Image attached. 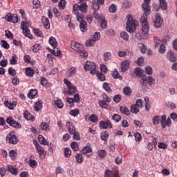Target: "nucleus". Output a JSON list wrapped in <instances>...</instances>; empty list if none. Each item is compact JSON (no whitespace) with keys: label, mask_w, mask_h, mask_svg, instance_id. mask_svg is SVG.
Here are the masks:
<instances>
[{"label":"nucleus","mask_w":177,"mask_h":177,"mask_svg":"<svg viewBox=\"0 0 177 177\" xmlns=\"http://www.w3.org/2000/svg\"><path fill=\"white\" fill-rule=\"evenodd\" d=\"M127 31L129 32H135L136 31V27L139 26V22L138 21L133 19V17H132V15H129L127 17Z\"/></svg>","instance_id":"nucleus-1"},{"label":"nucleus","mask_w":177,"mask_h":177,"mask_svg":"<svg viewBox=\"0 0 177 177\" xmlns=\"http://www.w3.org/2000/svg\"><path fill=\"white\" fill-rule=\"evenodd\" d=\"M71 48L75 52H78L81 57H88V52H86L82 46L76 41H72L71 44Z\"/></svg>","instance_id":"nucleus-2"},{"label":"nucleus","mask_w":177,"mask_h":177,"mask_svg":"<svg viewBox=\"0 0 177 177\" xmlns=\"http://www.w3.org/2000/svg\"><path fill=\"white\" fill-rule=\"evenodd\" d=\"M84 70L86 71H90V74L95 75V74L97 73V66H96V64L94 62H87L84 65Z\"/></svg>","instance_id":"nucleus-3"},{"label":"nucleus","mask_w":177,"mask_h":177,"mask_svg":"<svg viewBox=\"0 0 177 177\" xmlns=\"http://www.w3.org/2000/svg\"><path fill=\"white\" fill-rule=\"evenodd\" d=\"M6 140L7 143H10V145H17L19 142V139L16 135H15V132L11 131L10 132L6 138Z\"/></svg>","instance_id":"nucleus-4"},{"label":"nucleus","mask_w":177,"mask_h":177,"mask_svg":"<svg viewBox=\"0 0 177 177\" xmlns=\"http://www.w3.org/2000/svg\"><path fill=\"white\" fill-rule=\"evenodd\" d=\"M73 10L74 12H78L80 10L82 13H86V12H88V4H86V3H83L80 5L75 4L73 7Z\"/></svg>","instance_id":"nucleus-5"},{"label":"nucleus","mask_w":177,"mask_h":177,"mask_svg":"<svg viewBox=\"0 0 177 177\" xmlns=\"http://www.w3.org/2000/svg\"><path fill=\"white\" fill-rule=\"evenodd\" d=\"M21 27L23 30L24 35L30 38V39H32V35H31L30 30H28V27H27V22L22 21L21 23Z\"/></svg>","instance_id":"nucleus-6"},{"label":"nucleus","mask_w":177,"mask_h":177,"mask_svg":"<svg viewBox=\"0 0 177 177\" xmlns=\"http://www.w3.org/2000/svg\"><path fill=\"white\" fill-rule=\"evenodd\" d=\"M6 122L10 127H13V128H21V124L19 123L17 121L15 120L12 117H8L6 119Z\"/></svg>","instance_id":"nucleus-7"},{"label":"nucleus","mask_w":177,"mask_h":177,"mask_svg":"<svg viewBox=\"0 0 177 177\" xmlns=\"http://www.w3.org/2000/svg\"><path fill=\"white\" fill-rule=\"evenodd\" d=\"M6 19L10 23H14V24H16L17 23V21H19V17L16 14H11V13L8 14L6 17Z\"/></svg>","instance_id":"nucleus-8"},{"label":"nucleus","mask_w":177,"mask_h":177,"mask_svg":"<svg viewBox=\"0 0 177 177\" xmlns=\"http://www.w3.org/2000/svg\"><path fill=\"white\" fill-rule=\"evenodd\" d=\"M100 128L101 129H107V128L111 129L113 124H111V122L109 120H106V121L102 120L100 122Z\"/></svg>","instance_id":"nucleus-9"},{"label":"nucleus","mask_w":177,"mask_h":177,"mask_svg":"<svg viewBox=\"0 0 177 177\" xmlns=\"http://www.w3.org/2000/svg\"><path fill=\"white\" fill-rule=\"evenodd\" d=\"M145 3L142 5L144 13L145 15H150V10H151V8H150L151 0H145Z\"/></svg>","instance_id":"nucleus-10"},{"label":"nucleus","mask_w":177,"mask_h":177,"mask_svg":"<svg viewBox=\"0 0 177 177\" xmlns=\"http://www.w3.org/2000/svg\"><path fill=\"white\" fill-rule=\"evenodd\" d=\"M162 23H164V20H162V18H161L160 14H156V19L154 21V26L156 28H160V27L162 26Z\"/></svg>","instance_id":"nucleus-11"},{"label":"nucleus","mask_w":177,"mask_h":177,"mask_svg":"<svg viewBox=\"0 0 177 177\" xmlns=\"http://www.w3.org/2000/svg\"><path fill=\"white\" fill-rule=\"evenodd\" d=\"M104 177H120V174L117 171L113 173L111 170L106 169L104 172Z\"/></svg>","instance_id":"nucleus-12"},{"label":"nucleus","mask_w":177,"mask_h":177,"mask_svg":"<svg viewBox=\"0 0 177 177\" xmlns=\"http://www.w3.org/2000/svg\"><path fill=\"white\" fill-rule=\"evenodd\" d=\"M36 150H37V153L39 156V157H41V158H45V150H44V148L39 145V144L36 143L35 145Z\"/></svg>","instance_id":"nucleus-13"},{"label":"nucleus","mask_w":177,"mask_h":177,"mask_svg":"<svg viewBox=\"0 0 177 177\" xmlns=\"http://www.w3.org/2000/svg\"><path fill=\"white\" fill-rule=\"evenodd\" d=\"M4 104H5L6 107H8L10 110H14L15 107H16V106L17 104V102H16V101H13V102L5 101Z\"/></svg>","instance_id":"nucleus-14"},{"label":"nucleus","mask_w":177,"mask_h":177,"mask_svg":"<svg viewBox=\"0 0 177 177\" xmlns=\"http://www.w3.org/2000/svg\"><path fill=\"white\" fill-rule=\"evenodd\" d=\"M161 127L163 129H165L167 127H171L172 121L171 118H167L166 120L160 121Z\"/></svg>","instance_id":"nucleus-15"},{"label":"nucleus","mask_w":177,"mask_h":177,"mask_svg":"<svg viewBox=\"0 0 177 177\" xmlns=\"http://www.w3.org/2000/svg\"><path fill=\"white\" fill-rule=\"evenodd\" d=\"M130 62L128 60H124L121 63V71L122 73H125L127 70L129 69Z\"/></svg>","instance_id":"nucleus-16"},{"label":"nucleus","mask_w":177,"mask_h":177,"mask_svg":"<svg viewBox=\"0 0 177 177\" xmlns=\"http://www.w3.org/2000/svg\"><path fill=\"white\" fill-rule=\"evenodd\" d=\"M167 59L169 60V62H171L174 63V62H176V56H175V54L172 53V51H169L167 53Z\"/></svg>","instance_id":"nucleus-17"},{"label":"nucleus","mask_w":177,"mask_h":177,"mask_svg":"<svg viewBox=\"0 0 177 177\" xmlns=\"http://www.w3.org/2000/svg\"><path fill=\"white\" fill-rule=\"evenodd\" d=\"M66 126L68 128L69 133H74L75 132V127L73 125V122L68 121L66 123Z\"/></svg>","instance_id":"nucleus-18"},{"label":"nucleus","mask_w":177,"mask_h":177,"mask_svg":"<svg viewBox=\"0 0 177 177\" xmlns=\"http://www.w3.org/2000/svg\"><path fill=\"white\" fill-rule=\"evenodd\" d=\"M73 15H76V19L77 21H80V23H82L84 21V15L82 13H79L78 11H73Z\"/></svg>","instance_id":"nucleus-19"},{"label":"nucleus","mask_w":177,"mask_h":177,"mask_svg":"<svg viewBox=\"0 0 177 177\" xmlns=\"http://www.w3.org/2000/svg\"><path fill=\"white\" fill-rule=\"evenodd\" d=\"M75 73H77V68L73 66L68 69L66 72V77H73V75H75Z\"/></svg>","instance_id":"nucleus-20"},{"label":"nucleus","mask_w":177,"mask_h":177,"mask_svg":"<svg viewBox=\"0 0 177 177\" xmlns=\"http://www.w3.org/2000/svg\"><path fill=\"white\" fill-rule=\"evenodd\" d=\"M38 140L39 143H40V145H44V146H48V145H49L48 140H46V139H45V137L43 136L42 135L38 136Z\"/></svg>","instance_id":"nucleus-21"},{"label":"nucleus","mask_w":177,"mask_h":177,"mask_svg":"<svg viewBox=\"0 0 177 177\" xmlns=\"http://www.w3.org/2000/svg\"><path fill=\"white\" fill-rule=\"evenodd\" d=\"M75 92H77V87L74 86V84H72V86L68 88L66 93H68V95H74Z\"/></svg>","instance_id":"nucleus-22"},{"label":"nucleus","mask_w":177,"mask_h":177,"mask_svg":"<svg viewBox=\"0 0 177 177\" xmlns=\"http://www.w3.org/2000/svg\"><path fill=\"white\" fill-rule=\"evenodd\" d=\"M41 21L45 27V28H50V24L49 23V19L46 17H42Z\"/></svg>","instance_id":"nucleus-23"},{"label":"nucleus","mask_w":177,"mask_h":177,"mask_svg":"<svg viewBox=\"0 0 177 177\" xmlns=\"http://www.w3.org/2000/svg\"><path fill=\"white\" fill-rule=\"evenodd\" d=\"M37 95H38L37 89H31L28 94V97L29 99H34Z\"/></svg>","instance_id":"nucleus-24"},{"label":"nucleus","mask_w":177,"mask_h":177,"mask_svg":"<svg viewBox=\"0 0 177 177\" xmlns=\"http://www.w3.org/2000/svg\"><path fill=\"white\" fill-rule=\"evenodd\" d=\"M149 26L148 23H143V24H142V32L144 34H148L149 33Z\"/></svg>","instance_id":"nucleus-25"},{"label":"nucleus","mask_w":177,"mask_h":177,"mask_svg":"<svg viewBox=\"0 0 177 177\" xmlns=\"http://www.w3.org/2000/svg\"><path fill=\"white\" fill-rule=\"evenodd\" d=\"M49 44L54 49H56V48H57V41H56V39L55 37H50L49 39Z\"/></svg>","instance_id":"nucleus-26"},{"label":"nucleus","mask_w":177,"mask_h":177,"mask_svg":"<svg viewBox=\"0 0 177 177\" xmlns=\"http://www.w3.org/2000/svg\"><path fill=\"white\" fill-rule=\"evenodd\" d=\"M80 30L82 32H86L88 30V25L86 24V21H82L80 24Z\"/></svg>","instance_id":"nucleus-27"},{"label":"nucleus","mask_w":177,"mask_h":177,"mask_svg":"<svg viewBox=\"0 0 177 177\" xmlns=\"http://www.w3.org/2000/svg\"><path fill=\"white\" fill-rule=\"evenodd\" d=\"M160 6L162 10H167L168 8V5L167 4V1L165 0H159Z\"/></svg>","instance_id":"nucleus-28"},{"label":"nucleus","mask_w":177,"mask_h":177,"mask_svg":"<svg viewBox=\"0 0 177 177\" xmlns=\"http://www.w3.org/2000/svg\"><path fill=\"white\" fill-rule=\"evenodd\" d=\"M167 52V46H165V44H160L158 49V53H160V55H164Z\"/></svg>","instance_id":"nucleus-29"},{"label":"nucleus","mask_w":177,"mask_h":177,"mask_svg":"<svg viewBox=\"0 0 177 177\" xmlns=\"http://www.w3.org/2000/svg\"><path fill=\"white\" fill-rule=\"evenodd\" d=\"M33 107H34V110H35V111H39V110H41V109H42V101L37 102Z\"/></svg>","instance_id":"nucleus-30"},{"label":"nucleus","mask_w":177,"mask_h":177,"mask_svg":"<svg viewBox=\"0 0 177 177\" xmlns=\"http://www.w3.org/2000/svg\"><path fill=\"white\" fill-rule=\"evenodd\" d=\"M120 110L122 114H126V115H129L131 114L129 109H128L127 106H120Z\"/></svg>","instance_id":"nucleus-31"},{"label":"nucleus","mask_w":177,"mask_h":177,"mask_svg":"<svg viewBox=\"0 0 177 177\" xmlns=\"http://www.w3.org/2000/svg\"><path fill=\"white\" fill-rule=\"evenodd\" d=\"M139 107L136 104H132L131 106V112L133 113L134 114H138L139 112Z\"/></svg>","instance_id":"nucleus-32"},{"label":"nucleus","mask_w":177,"mask_h":177,"mask_svg":"<svg viewBox=\"0 0 177 177\" xmlns=\"http://www.w3.org/2000/svg\"><path fill=\"white\" fill-rule=\"evenodd\" d=\"M24 118H26V120H27L28 121H30L31 120H32V118H34V117H32V115H31V113H30L28 111H24Z\"/></svg>","instance_id":"nucleus-33"},{"label":"nucleus","mask_w":177,"mask_h":177,"mask_svg":"<svg viewBox=\"0 0 177 177\" xmlns=\"http://www.w3.org/2000/svg\"><path fill=\"white\" fill-rule=\"evenodd\" d=\"M123 93L125 95V96H129V95L132 93V90L129 86H126L123 88Z\"/></svg>","instance_id":"nucleus-34"},{"label":"nucleus","mask_w":177,"mask_h":177,"mask_svg":"<svg viewBox=\"0 0 177 177\" xmlns=\"http://www.w3.org/2000/svg\"><path fill=\"white\" fill-rule=\"evenodd\" d=\"M123 9H128L129 8H132V3L131 1L126 0L122 3Z\"/></svg>","instance_id":"nucleus-35"},{"label":"nucleus","mask_w":177,"mask_h":177,"mask_svg":"<svg viewBox=\"0 0 177 177\" xmlns=\"http://www.w3.org/2000/svg\"><path fill=\"white\" fill-rule=\"evenodd\" d=\"M102 88H103V89L106 91V92H108L109 93H111V92H112L111 87L110 86V84H109L106 82L103 83Z\"/></svg>","instance_id":"nucleus-36"},{"label":"nucleus","mask_w":177,"mask_h":177,"mask_svg":"<svg viewBox=\"0 0 177 177\" xmlns=\"http://www.w3.org/2000/svg\"><path fill=\"white\" fill-rule=\"evenodd\" d=\"M8 171L12 174V175H17V169L13 167L12 165L8 166Z\"/></svg>","instance_id":"nucleus-37"},{"label":"nucleus","mask_w":177,"mask_h":177,"mask_svg":"<svg viewBox=\"0 0 177 177\" xmlns=\"http://www.w3.org/2000/svg\"><path fill=\"white\" fill-rule=\"evenodd\" d=\"M40 127L41 129H42L43 131H50V129H49V124L45 122H43L41 124H40Z\"/></svg>","instance_id":"nucleus-38"},{"label":"nucleus","mask_w":177,"mask_h":177,"mask_svg":"<svg viewBox=\"0 0 177 177\" xmlns=\"http://www.w3.org/2000/svg\"><path fill=\"white\" fill-rule=\"evenodd\" d=\"M88 120L89 121H91V122H97V121H99V119H97V115H96L95 114L90 115L88 117Z\"/></svg>","instance_id":"nucleus-39"},{"label":"nucleus","mask_w":177,"mask_h":177,"mask_svg":"<svg viewBox=\"0 0 177 177\" xmlns=\"http://www.w3.org/2000/svg\"><path fill=\"white\" fill-rule=\"evenodd\" d=\"M26 73L28 77H33L34 75V69L31 68H26Z\"/></svg>","instance_id":"nucleus-40"},{"label":"nucleus","mask_w":177,"mask_h":177,"mask_svg":"<svg viewBox=\"0 0 177 177\" xmlns=\"http://www.w3.org/2000/svg\"><path fill=\"white\" fill-rule=\"evenodd\" d=\"M118 7L115 4L112 3L109 6V10L110 13H115L117 12Z\"/></svg>","instance_id":"nucleus-41"},{"label":"nucleus","mask_w":177,"mask_h":177,"mask_svg":"<svg viewBox=\"0 0 177 177\" xmlns=\"http://www.w3.org/2000/svg\"><path fill=\"white\" fill-rule=\"evenodd\" d=\"M153 41H154V44L153 46L154 48H158V45L160 44H161V39H160V38H158V37L153 36Z\"/></svg>","instance_id":"nucleus-42"},{"label":"nucleus","mask_w":177,"mask_h":177,"mask_svg":"<svg viewBox=\"0 0 177 177\" xmlns=\"http://www.w3.org/2000/svg\"><path fill=\"white\" fill-rule=\"evenodd\" d=\"M82 153L83 154H88V153H92V148L91 147H84L82 150Z\"/></svg>","instance_id":"nucleus-43"},{"label":"nucleus","mask_w":177,"mask_h":177,"mask_svg":"<svg viewBox=\"0 0 177 177\" xmlns=\"http://www.w3.org/2000/svg\"><path fill=\"white\" fill-rule=\"evenodd\" d=\"M96 75H97L98 80H100V81H101V82L106 81V76L104 75H103L102 73L97 72Z\"/></svg>","instance_id":"nucleus-44"},{"label":"nucleus","mask_w":177,"mask_h":177,"mask_svg":"<svg viewBox=\"0 0 177 177\" xmlns=\"http://www.w3.org/2000/svg\"><path fill=\"white\" fill-rule=\"evenodd\" d=\"M0 45L2 46V48H4V49H9V48H10V46L9 44H8V41L5 40L1 41Z\"/></svg>","instance_id":"nucleus-45"},{"label":"nucleus","mask_w":177,"mask_h":177,"mask_svg":"<svg viewBox=\"0 0 177 177\" xmlns=\"http://www.w3.org/2000/svg\"><path fill=\"white\" fill-rule=\"evenodd\" d=\"M9 156L12 160H16V157H17V153L15 150H11L9 151Z\"/></svg>","instance_id":"nucleus-46"},{"label":"nucleus","mask_w":177,"mask_h":177,"mask_svg":"<svg viewBox=\"0 0 177 177\" xmlns=\"http://www.w3.org/2000/svg\"><path fill=\"white\" fill-rule=\"evenodd\" d=\"M17 55H14L12 56V59L10 60V64L11 65H15V64H17Z\"/></svg>","instance_id":"nucleus-47"},{"label":"nucleus","mask_w":177,"mask_h":177,"mask_svg":"<svg viewBox=\"0 0 177 177\" xmlns=\"http://www.w3.org/2000/svg\"><path fill=\"white\" fill-rule=\"evenodd\" d=\"M38 162L35 160L31 159V157L29 158L28 165L30 167H32V168H34V167H37Z\"/></svg>","instance_id":"nucleus-48"},{"label":"nucleus","mask_w":177,"mask_h":177,"mask_svg":"<svg viewBox=\"0 0 177 177\" xmlns=\"http://www.w3.org/2000/svg\"><path fill=\"white\" fill-rule=\"evenodd\" d=\"M140 83L143 86H147L148 84L147 77L146 75H143L140 80Z\"/></svg>","instance_id":"nucleus-49"},{"label":"nucleus","mask_w":177,"mask_h":177,"mask_svg":"<svg viewBox=\"0 0 177 177\" xmlns=\"http://www.w3.org/2000/svg\"><path fill=\"white\" fill-rule=\"evenodd\" d=\"M42 49V47L41 46V44H36L33 46L32 50L35 53H37L39 50H41Z\"/></svg>","instance_id":"nucleus-50"},{"label":"nucleus","mask_w":177,"mask_h":177,"mask_svg":"<svg viewBox=\"0 0 177 177\" xmlns=\"http://www.w3.org/2000/svg\"><path fill=\"white\" fill-rule=\"evenodd\" d=\"M152 122L153 125H158L160 123V116L158 115H155L152 118Z\"/></svg>","instance_id":"nucleus-51"},{"label":"nucleus","mask_w":177,"mask_h":177,"mask_svg":"<svg viewBox=\"0 0 177 177\" xmlns=\"http://www.w3.org/2000/svg\"><path fill=\"white\" fill-rule=\"evenodd\" d=\"M104 62H109L110 59H111V53L110 52H106L104 54Z\"/></svg>","instance_id":"nucleus-52"},{"label":"nucleus","mask_w":177,"mask_h":177,"mask_svg":"<svg viewBox=\"0 0 177 177\" xmlns=\"http://www.w3.org/2000/svg\"><path fill=\"white\" fill-rule=\"evenodd\" d=\"M95 42H96V40L94 39H91L89 40H88L86 42V46L89 47V46H95Z\"/></svg>","instance_id":"nucleus-53"},{"label":"nucleus","mask_w":177,"mask_h":177,"mask_svg":"<svg viewBox=\"0 0 177 177\" xmlns=\"http://www.w3.org/2000/svg\"><path fill=\"white\" fill-rule=\"evenodd\" d=\"M112 76H113V78H115V79L118 78V80H122V76L119 75L118 71H117V70H115L113 72Z\"/></svg>","instance_id":"nucleus-54"},{"label":"nucleus","mask_w":177,"mask_h":177,"mask_svg":"<svg viewBox=\"0 0 177 177\" xmlns=\"http://www.w3.org/2000/svg\"><path fill=\"white\" fill-rule=\"evenodd\" d=\"M110 134L109 133V131H104V133H101V139L102 140H107L109 139V136Z\"/></svg>","instance_id":"nucleus-55"},{"label":"nucleus","mask_w":177,"mask_h":177,"mask_svg":"<svg viewBox=\"0 0 177 177\" xmlns=\"http://www.w3.org/2000/svg\"><path fill=\"white\" fill-rule=\"evenodd\" d=\"M120 37H121V38L124 39V41H128V39H129V35H128V33L127 32H122L120 33Z\"/></svg>","instance_id":"nucleus-56"},{"label":"nucleus","mask_w":177,"mask_h":177,"mask_svg":"<svg viewBox=\"0 0 177 177\" xmlns=\"http://www.w3.org/2000/svg\"><path fill=\"white\" fill-rule=\"evenodd\" d=\"M71 147L73 149V150H74V151H78V142H72L71 144Z\"/></svg>","instance_id":"nucleus-57"},{"label":"nucleus","mask_w":177,"mask_h":177,"mask_svg":"<svg viewBox=\"0 0 177 177\" xmlns=\"http://www.w3.org/2000/svg\"><path fill=\"white\" fill-rule=\"evenodd\" d=\"M92 8H93L94 12H97V10H99V9H100V6L97 3H96V1H93L92 2Z\"/></svg>","instance_id":"nucleus-58"},{"label":"nucleus","mask_w":177,"mask_h":177,"mask_svg":"<svg viewBox=\"0 0 177 177\" xmlns=\"http://www.w3.org/2000/svg\"><path fill=\"white\" fill-rule=\"evenodd\" d=\"M138 66H142L145 64V58L143 57H140L137 60Z\"/></svg>","instance_id":"nucleus-59"},{"label":"nucleus","mask_w":177,"mask_h":177,"mask_svg":"<svg viewBox=\"0 0 177 177\" xmlns=\"http://www.w3.org/2000/svg\"><path fill=\"white\" fill-rule=\"evenodd\" d=\"M140 48L142 53L145 54L146 53V50H147V46L145 44H140Z\"/></svg>","instance_id":"nucleus-60"},{"label":"nucleus","mask_w":177,"mask_h":177,"mask_svg":"<svg viewBox=\"0 0 177 177\" xmlns=\"http://www.w3.org/2000/svg\"><path fill=\"white\" fill-rule=\"evenodd\" d=\"M145 73L148 75H151L153 74V68H151V66H147L145 68Z\"/></svg>","instance_id":"nucleus-61"},{"label":"nucleus","mask_w":177,"mask_h":177,"mask_svg":"<svg viewBox=\"0 0 177 177\" xmlns=\"http://www.w3.org/2000/svg\"><path fill=\"white\" fill-rule=\"evenodd\" d=\"M34 32L35 35L39 37L40 38H42V37H44V34H42V32L39 29H34Z\"/></svg>","instance_id":"nucleus-62"},{"label":"nucleus","mask_w":177,"mask_h":177,"mask_svg":"<svg viewBox=\"0 0 177 177\" xmlns=\"http://www.w3.org/2000/svg\"><path fill=\"white\" fill-rule=\"evenodd\" d=\"M64 156L66 158H69L71 156V150L68 148L64 149Z\"/></svg>","instance_id":"nucleus-63"},{"label":"nucleus","mask_w":177,"mask_h":177,"mask_svg":"<svg viewBox=\"0 0 177 177\" xmlns=\"http://www.w3.org/2000/svg\"><path fill=\"white\" fill-rule=\"evenodd\" d=\"M169 118H171V120H173V121H174V122H177V113H171L170 114V117H169Z\"/></svg>","instance_id":"nucleus-64"}]
</instances>
